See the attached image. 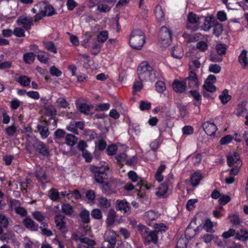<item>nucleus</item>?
<instances>
[{
    "instance_id": "de8ad7c7",
    "label": "nucleus",
    "mask_w": 248,
    "mask_h": 248,
    "mask_svg": "<svg viewBox=\"0 0 248 248\" xmlns=\"http://www.w3.org/2000/svg\"><path fill=\"white\" fill-rule=\"evenodd\" d=\"M18 82L23 86L29 85L31 82V79L27 76H20L18 80Z\"/></svg>"
},
{
    "instance_id": "473e14b6",
    "label": "nucleus",
    "mask_w": 248,
    "mask_h": 248,
    "mask_svg": "<svg viewBox=\"0 0 248 248\" xmlns=\"http://www.w3.org/2000/svg\"><path fill=\"white\" fill-rule=\"evenodd\" d=\"M236 115L243 117L247 115V110L243 104L238 105L236 111Z\"/></svg>"
},
{
    "instance_id": "4d7b16f0",
    "label": "nucleus",
    "mask_w": 248,
    "mask_h": 248,
    "mask_svg": "<svg viewBox=\"0 0 248 248\" xmlns=\"http://www.w3.org/2000/svg\"><path fill=\"white\" fill-rule=\"evenodd\" d=\"M203 89L209 92L213 93L216 91V87L213 84L205 83L203 85Z\"/></svg>"
},
{
    "instance_id": "393cba45",
    "label": "nucleus",
    "mask_w": 248,
    "mask_h": 248,
    "mask_svg": "<svg viewBox=\"0 0 248 248\" xmlns=\"http://www.w3.org/2000/svg\"><path fill=\"white\" fill-rule=\"evenodd\" d=\"M98 205L103 208H108L110 206V201L104 197H99L97 199Z\"/></svg>"
},
{
    "instance_id": "6e6d98bb",
    "label": "nucleus",
    "mask_w": 248,
    "mask_h": 248,
    "mask_svg": "<svg viewBox=\"0 0 248 248\" xmlns=\"http://www.w3.org/2000/svg\"><path fill=\"white\" fill-rule=\"evenodd\" d=\"M213 227V223L210 219H207L205 221L203 225L204 229L207 232H210L212 231Z\"/></svg>"
},
{
    "instance_id": "5701e85b",
    "label": "nucleus",
    "mask_w": 248,
    "mask_h": 248,
    "mask_svg": "<svg viewBox=\"0 0 248 248\" xmlns=\"http://www.w3.org/2000/svg\"><path fill=\"white\" fill-rule=\"evenodd\" d=\"M202 174L199 172L193 173L190 177L191 184L192 186H195L199 185L200 181L202 179Z\"/></svg>"
},
{
    "instance_id": "3c124183",
    "label": "nucleus",
    "mask_w": 248,
    "mask_h": 248,
    "mask_svg": "<svg viewBox=\"0 0 248 248\" xmlns=\"http://www.w3.org/2000/svg\"><path fill=\"white\" fill-rule=\"evenodd\" d=\"M92 217L96 219H100L103 216L101 210L99 209H94L91 212Z\"/></svg>"
},
{
    "instance_id": "b1692460",
    "label": "nucleus",
    "mask_w": 248,
    "mask_h": 248,
    "mask_svg": "<svg viewBox=\"0 0 248 248\" xmlns=\"http://www.w3.org/2000/svg\"><path fill=\"white\" fill-rule=\"evenodd\" d=\"M235 238L238 240L245 241L248 240V231L240 229L236 232Z\"/></svg>"
},
{
    "instance_id": "c756f323",
    "label": "nucleus",
    "mask_w": 248,
    "mask_h": 248,
    "mask_svg": "<svg viewBox=\"0 0 248 248\" xmlns=\"http://www.w3.org/2000/svg\"><path fill=\"white\" fill-rule=\"evenodd\" d=\"M232 97L228 94V91L226 89L224 90L219 96L221 103L223 104H226L231 99Z\"/></svg>"
},
{
    "instance_id": "f257e3e1",
    "label": "nucleus",
    "mask_w": 248,
    "mask_h": 248,
    "mask_svg": "<svg viewBox=\"0 0 248 248\" xmlns=\"http://www.w3.org/2000/svg\"><path fill=\"white\" fill-rule=\"evenodd\" d=\"M153 69L146 62H141L137 69L139 79L141 81L154 82L156 78L160 79L161 75L159 72H152Z\"/></svg>"
},
{
    "instance_id": "412c9836",
    "label": "nucleus",
    "mask_w": 248,
    "mask_h": 248,
    "mask_svg": "<svg viewBox=\"0 0 248 248\" xmlns=\"http://www.w3.org/2000/svg\"><path fill=\"white\" fill-rule=\"evenodd\" d=\"M171 53L172 56L176 59L182 58L184 55L182 46L178 45L173 47Z\"/></svg>"
},
{
    "instance_id": "e433bc0d",
    "label": "nucleus",
    "mask_w": 248,
    "mask_h": 248,
    "mask_svg": "<svg viewBox=\"0 0 248 248\" xmlns=\"http://www.w3.org/2000/svg\"><path fill=\"white\" fill-rule=\"evenodd\" d=\"M10 218L3 214H0V225L5 229H6L9 223Z\"/></svg>"
},
{
    "instance_id": "2f4dec72",
    "label": "nucleus",
    "mask_w": 248,
    "mask_h": 248,
    "mask_svg": "<svg viewBox=\"0 0 248 248\" xmlns=\"http://www.w3.org/2000/svg\"><path fill=\"white\" fill-rule=\"evenodd\" d=\"M155 14L156 19L158 21H161L164 19V13L160 5H157L155 10Z\"/></svg>"
},
{
    "instance_id": "ddd939ff",
    "label": "nucleus",
    "mask_w": 248,
    "mask_h": 248,
    "mask_svg": "<svg viewBox=\"0 0 248 248\" xmlns=\"http://www.w3.org/2000/svg\"><path fill=\"white\" fill-rule=\"evenodd\" d=\"M19 202L17 201H13L10 202V207L11 209L14 210L16 214L21 216H26L27 214V211L25 208L22 207H19Z\"/></svg>"
},
{
    "instance_id": "aec40b11",
    "label": "nucleus",
    "mask_w": 248,
    "mask_h": 248,
    "mask_svg": "<svg viewBox=\"0 0 248 248\" xmlns=\"http://www.w3.org/2000/svg\"><path fill=\"white\" fill-rule=\"evenodd\" d=\"M116 218V213L113 209H110L107 215L106 219V224L108 227L112 226L115 221Z\"/></svg>"
},
{
    "instance_id": "680f3d73",
    "label": "nucleus",
    "mask_w": 248,
    "mask_h": 248,
    "mask_svg": "<svg viewBox=\"0 0 248 248\" xmlns=\"http://www.w3.org/2000/svg\"><path fill=\"white\" fill-rule=\"evenodd\" d=\"M209 70L211 72L217 74L220 71L221 67L217 64H212L209 65Z\"/></svg>"
},
{
    "instance_id": "7c9ffc66",
    "label": "nucleus",
    "mask_w": 248,
    "mask_h": 248,
    "mask_svg": "<svg viewBox=\"0 0 248 248\" xmlns=\"http://www.w3.org/2000/svg\"><path fill=\"white\" fill-rule=\"evenodd\" d=\"M157 216L153 211L150 210L146 212L144 216V218L146 221H152L156 219Z\"/></svg>"
},
{
    "instance_id": "f03ea898",
    "label": "nucleus",
    "mask_w": 248,
    "mask_h": 248,
    "mask_svg": "<svg viewBox=\"0 0 248 248\" xmlns=\"http://www.w3.org/2000/svg\"><path fill=\"white\" fill-rule=\"evenodd\" d=\"M145 36L141 30H134L130 35L129 41L130 46L135 49H140L145 43Z\"/></svg>"
},
{
    "instance_id": "2eb2a0df",
    "label": "nucleus",
    "mask_w": 248,
    "mask_h": 248,
    "mask_svg": "<svg viewBox=\"0 0 248 248\" xmlns=\"http://www.w3.org/2000/svg\"><path fill=\"white\" fill-rule=\"evenodd\" d=\"M116 208L123 213H129L130 207L128 203L124 200L116 201Z\"/></svg>"
},
{
    "instance_id": "e2e57ef3",
    "label": "nucleus",
    "mask_w": 248,
    "mask_h": 248,
    "mask_svg": "<svg viewBox=\"0 0 248 248\" xmlns=\"http://www.w3.org/2000/svg\"><path fill=\"white\" fill-rule=\"evenodd\" d=\"M128 178L133 182H136L139 181L140 178L138 176L137 173L133 171L130 170L128 172L127 174Z\"/></svg>"
},
{
    "instance_id": "0eeeda50",
    "label": "nucleus",
    "mask_w": 248,
    "mask_h": 248,
    "mask_svg": "<svg viewBox=\"0 0 248 248\" xmlns=\"http://www.w3.org/2000/svg\"><path fill=\"white\" fill-rule=\"evenodd\" d=\"M116 233L112 230H108L104 234L105 242L108 243L107 248H114L116 245Z\"/></svg>"
},
{
    "instance_id": "338daca9",
    "label": "nucleus",
    "mask_w": 248,
    "mask_h": 248,
    "mask_svg": "<svg viewBox=\"0 0 248 248\" xmlns=\"http://www.w3.org/2000/svg\"><path fill=\"white\" fill-rule=\"evenodd\" d=\"M79 109L81 113L88 114L90 111V107L87 104L82 103L79 106Z\"/></svg>"
},
{
    "instance_id": "a18cd8bd",
    "label": "nucleus",
    "mask_w": 248,
    "mask_h": 248,
    "mask_svg": "<svg viewBox=\"0 0 248 248\" xmlns=\"http://www.w3.org/2000/svg\"><path fill=\"white\" fill-rule=\"evenodd\" d=\"M216 50L217 54L222 55L225 54L226 46L224 44H218L216 46Z\"/></svg>"
},
{
    "instance_id": "cd10ccee",
    "label": "nucleus",
    "mask_w": 248,
    "mask_h": 248,
    "mask_svg": "<svg viewBox=\"0 0 248 248\" xmlns=\"http://www.w3.org/2000/svg\"><path fill=\"white\" fill-rule=\"evenodd\" d=\"M37 129L42 139H46L48 136L49 132L47 127L41 125H37Z\"/></svg>"
},
{
    "instance_id": "72a5a7b5",
    "label": "nucleus",
    "mask_w": 248,
    "mask_h": 248,
    "mask_svg": "<svg viewBox=\"0 0 248 248\" xmlns=\"http://www.w3.org/2000/svg\"><path fill=\"white\" fill-rule=\"evenodd\" d=\"M23 60L26 63L31 64L35 59V55L32 52H28L24 54Z\"/></svg>"
},
{
    "instance_id": "052dcab7",
    "label": "nucleus",
    "mask_w": 248,
    "mask_h": 248,
    "mask_svg": "<svg viewBox=\"0 0 248 248\" xmlns=\"http://www.w3.org/2000/svg\"><path fill=\"white\" fill-rule=\"evenodd\" d=\"M32 216L35 219L39 222H42L45 218L43 214L39 211H35L32 213Z\"/></svg>"
},
{
    "instance_id": "49530a36",
    "label": "nucleus",
    "mask_w": 248,
    "mask_h": 248,
    "mask_svg": "<svg viewBox=\"0 0 248 248\" xmlns=\"http://www.w3.org/2000/svg\"><path fill=\"white\" fill-rule=\"evenodd\" d=\"M47 225L46 223L43 222L42 223L40 226V229L41 230L42 233L47 236H50L52 235V232L49 230H47L46 227Z\"/></svg>"
},
{
    "instance_id": "69168bd1",
    "label": "nucleus",
    "mask_w": 248,
    "mask_h": 248,
    "mask_svg": "<svg viewBox=\"0 0 248 248\" xmlns=\"http://www.w3.org/2000/svg\"><path fill=\"white\" fill-rule=\"evenodd\" d=\"M202 19H203L204 21V26L203 27V30L205 31H208L211 29V28L213 26V25H214V23L212 22H211V21L207 20L204 17H202Z\"/></svg>"
},
{
    "instance_id": "1a4fd4ad",
    "label": "nucleus",
    "mask_w": 248,
    "mask_h": 248,
    "mask_svg": "<svg viewBox=\"0 0 248 248\" xmlns=\"http://www.w3.org/2000/svg\"><path fill=\"white\" fill-rule=\"evenodd\" d=\"M37 7L39 8V12L45 16H51L55 13L53 7L44 2H39Z\"/></svg>"
},
{
    "instance_id": "5fc2aeb1",
    "label": "nucleus",
    "mask_w": 248,
    "mask_h": 248,
    "mask_svg": "<svg viewBox=\"0 0 248 248\" xmlns=\"http://www.w3.org/2000/svg\"><path fill=\"white\" fill-rule=\"evenodd\" d=\"M231 200V198L229 195H221L218 199V202L220 204L225 205L229 202Z\"/></svg>"
},
{
    "instance_id": "c03bdc74",
    "label": "nucleus",
    "mask_w": 248,
    "mask_h": 248,
    "mask_svg": "<svg viewBox=\"0 0 248 248\" xmlns=\"http://www.w3.org/2000/svg\"><path fill=\"white\" fill-rule=\"evenodd\" d=\"M46 113L50 116H53L56 115L57 110L52 105H49L45 107Z\"/></svg>"
},
{
    "instance_id": "7ed1b4c3",
    "label": "nucleus",
    "mask_w": 248,
    "mask_h": 248,
    "mask_svg": "<svg viewBox=\"0 0 248 248\" xmlns=\"http://www.w3.org/2000/svg\"><path fill=\"white\" fill-rule=\"evenodd\" d=\"M109 169L108 166L96 167L92 166L90 167L91 171L93 173V178L95 181L99 184H104L105 181L108 178L107 171Z\"/></svg>"
},
{
    "instance_id": "4be33fe9",
    "label": "nucleus",
    "mask_w": 248,
    "mask_h": 248,
    "mask_svg": "<svg viewBox=\"0 0 248 248\" xmlns=\"http://www.w3.org/2000/svg\"><path fill=\"white\" fill-rule=\"evenodd\" d=\"M193 224L195 225V221L191 222L185 231V236L187 239H191L196 234V231L193 228L194 227H192Z\"/></svg>"
},
{
    "instance_id": "423d86ee",
    "label": "nucleus",
    "mask_w": 248,
    "mask_h": 248,
    "mask_svg": "<svg viewBox=\"0 0 248 248\" xmlns=\"http://www.w3.org/2000/svg\"><path fill=\"white\" fill-rule=\"evenodd\" d=\"M31 145L37 151V152L43 156H47L49 155V150L45 144L37 139L32 140Z\"/></svg>"
},
{
    "instance_id": "bf43d9fd",
    "label": "nucleus",
    "mask_w": 248,
    "mask_h": 248,
    "mask_svg": "<svg viewBox=\"0 0 248 248\" xmlns=\"http://www.w3.org/2000/svg\"><path fill=\"white\" fill-rule=\"evenodd\" d=\"M65 135V132L62 129H57L54 133L55 136V140H60L62 138H63Z\"/></svg>"
},
{
    "instance_id": "bb28decb",
    "label": "nucleus",
    "mask_w": 248,
    "mask_h": 248,
    "mask_svg": "<svg viewBox=\"0 0 248 248\" xmlns=\"http://www.w3.org/2000/svg\"><path fill=\"white\" fill-rule=\"evenodd\" d=\"M79 217L82 222L88 224L90 222V213L86 209H82L79 213Z\"/></svg>"
},
{
    "instance_id": "8fccbe9b",
    "label": "nucleus",
    "mask_w": 248,
    "mask_h": 248,
    "mask_svg": "<svg viewBox=\"0 0 248 248\" xmlns=\"http://www.w3.org/2000/svg\"><path fill=\"white\" fill-rule=\"evenodd\" d=\"M208 44L204 41H199L196 44V48L200 51H204L208 48Z\"/></svg>"
},
{
    "instance_id": "6e6552de",
    "label": "nucleus",
    "mask_w": 248,
    "mask_h": 248,
    "mask_svg": "<svg viewBox=\"0 0 248 248\" xmlns=\"http://www.w3.org/2000/svg\"><path fill=\"white\" fill-rule=\"evenodd\" d=\"M185 82L190 88H198L200 85L197 74L192 71L189 72V76L186 78Z\"/></svg>"
},
{
    "instance_id": "37998d69",
    "label": "nucleus",
    "mask_w": 248,
    "mask_h": 248,
    "mask_svg": "<svg viewBox=\"0 0 248 248\" xmlns=\"http://www.w3.org/2000/svg\"><path fill=\"white\" fill-rule=\"evenodd\" d=\"M16 128L14 125L8 126L5 129L6 134L10 137H14L16 136Z\"/></svg>"
},
{
    "instance_id": "20e7f679",
    "label": "nucleus",
    "mask_w": 248,
    "mask_h": 248,
    "mask_svg": "<svg viewBox=\"0 0 248 248\" xmlns=\"http://www.w3.org/2000/svg\"><path fill=\"white\" fill-rule=\"evenodd\" d=\"M227 164L229 167H232V173L235 174L237 171H239L240 167L242 165V162L240 159L239 155L233 152L230 153L227 155Z\"/></svg>"
},
{
    "instance_id": "f704fd0d",
    "label": "nucleus",
    "mask_w": 248,
    "mask_h": 248,
    "mask_svg": "<svg viewBox=\"0 0 248 248\" xmlns=\"http://www.w3.org/2000/svg\"><path fill=\"white\" fill-rule=\"evenodd\" d=\"M62 211L68 216H71L74 212V209L72 206L68 203H64L62 205Z\"/></svg>"
},
{
    "instance_id": "ea45409f",
    "label": "nucleus",
    "mask_w": 248,
    "mask_h": 248,
    "mask_svg": "<svg viewBox=\"0 0 248 248\" xmlns=\"http://www.w3.org/2000/svg\"><path fill=\"white\" fill-rule=\"evenodd\" d=\"M43 44L45 48H46L49 51L52 52L54 53H56L57 52V49L52 42H44L43 43Z\"/></svg>"
},
{
    "instance_id": "4468645a",
    "label": "nucleus",
    "mask_w": 248,
    "mask_h": 248,
    "mask_svg": "<svg viewBox=\"0 0 248 248\" xmlns=\"http://www.w3.org/2000/svg\"><path fill=\"white\" fill-rule=\"evenodd\" d=\"M202 127L205 132L209 136L215 135L217 128L214 123L205 122L202 124Z\"/></svg>"
},
{
    "instance_id": "13d9d810",
    "label": "nucleus",
    "mask_w": 248,
    "mask_h": 248,
    "mask_svg": "<svg viewBox=\"0 0 248 248\" xmlns=\"http://www.w3.org/2000/svg\"><path fill=\"white\" fill-rule=\"evenodd\" d=\"M160 144V139L157 138L151 142L150 144V147L153 151H155L158 148Z\"/></svg>"
},
{
    "instance_id": "c9c22d12",
    "label": "nucleus",
    "mask_w": 248,
    "mask_h": 248,
    "mask_svg": "<svg viewBox=\"0 0 248 248\" xmlns=\"http://www.w3.org/2000/svg\"><path fill=\"white\" fill-rule=\"evenodd\" d=\"M213 34L217 37H219L223 31V26L221 24L217 23L213 25Z\"/></svg>"
},
{
    "instance_id": "6ab92c4d",
    "label": "nucleus",
    "mask_w": 248,
    "mask_h": 248,
    "mask_svg": "<svg viewBox=\"0 0 248 248\" xmlns=\"http://www.w3.org/2000/svg\"><path fill=\"white\" fill-rule=\"evenodd\" d=\"M172 87L175 92L183 93L186 90V83L185 81L175 80L172 83Z\"/></svg>"
},
{
    "instance_id": "a211bd4d",
    "label": "nucleus",
    "mask_w": 248,
    "mask_h": 248,
    "mask_svg": "<svg viewBox=\"0 0 248 248\" xmlns=\"http://www.w3.org/2000/svg\"><path fill=\"white\" fill-rule=\"evenodd\" d=\"M170 187V183H168V185H167L166 183H163L158 188V190L155 192V194L159 197H164Z\"/></svg>"
},
{
    "instance_id": "39448f33",
    "label": "nucleus",
    "mask_w": 248,
    "mask_h": 248,
    "mask_svg": "<svg viewBox=\"0 0 248 248\" xmlns=\"http://www.w3.org/2000/svg\"><path fill=\"white\" fill-rule=\"evenodd\" d=\"M138 230L147 242H152L154 244L157 243L158 238L155 232L150 231L148 228L142 224L138 225Z\"/></svg>"
},
{
    "instance_id": "58836bf2",
    "label": "nucleus",
    "mask_w": 248,
    "mask_h": 248,
    "mask_svg": "<svg viewBox=\"0 0 248 248\" xmlns=\"http://www.w3.org/2000/svg\"><path fill=\"white\" fill-rule=\"evenodd\" d=\"M65 140L67 145L70 146H73L75 144L77 139L75 136L68 134L66 135Z\"/></svg>"
},
{
    "instance_id": "09e8293b",
    "label": "nucleus",
    "mask_w": 248,
    "mask_h": 248,
    "mask_svg": "<svg viewBox=\"0 0 248 248\" xmlns=\"http://www.w3.org/2000/svg\"><path fill=\"white\" fill-rule=\"evenodd\" d=\"M155 88L156 91L159 93H162L166 90L165 83L161 80H159L156 82Z\"/></svg>"
},
{
    "instance_id": "79ce46f5",
    "label": "nucleus",
    "mask_w": 248,
    "mask_h": 248,
    "mask_svg": "<svg viewBox=\"0 0 248 248\" xmlns=\"http://www.w3.org/2000/svg\"><path fill=\"white\" fill-rule=\"evenodd\" d=\"M202 17L198 16L196 14L191 12L188 16V21L190 23H198Z\"/></svg>"
},
{
    "instance_id": "a878e982",
    "label": "nucleus",
    "mask_w": 248,
    "mask_h": 248,
    "mask_svg": "<svg viewBox=\"0 0 248 248\" xmlns=\"http://www.w3.org/2000/svg\"><path fill=\"white\" fill-rule=\"evenodd\" d=\"M247 51L244 49L242 51L238 57L239 62L244 68L248 65V59L247 58Z\"/></svg>"
},
{
    "instance_id": "c85d7f7f",
    "label": "nucleus",
    "mask_w": 248,
    "mask_h": 248,
    "mask_svg": "<svg viewBox=\"0 0 248 248\" xmlns=\"http://www.w3.org/2000/svg\"><path fill=\"white\" fill-rule=\"evenodd\" d=\"M48 197L53 201H58L61 198L58 190L55 188H52L49 191Z\"/></svg>"
},
{
    "instance_id": "dca6fc26",
    "label": "nucleus",
    "mask_w": 248,
    "mask_h": 248,
    "mask_svg": "<svg viewBox=\"0 0 248 248\" xmlns=\"http://www.w3.org/2000/svg\"><path fill=\"white\" fill-rule=\"evenodd\" d=\"M159 36L163 41L167 42L170 41L171 38V34L170 31L165 26H162L160 30Z\"/></svg>"
},
{
    "instance_id": "774afa93",
    "label": "nucleus",
    "mask_w": 248,
    "mask_h": 248,
    "mask_svg": "<svg viewBox=\"0 0 248 248\" xmlns=\"http://www.w3.org/2000/svg\"><path fill=\"white\" fill-rule=\"evenodd\" d=\"M27 95L30 98L37 100L40 98V95L37 91H29L26 93Z\"/></svg>"
},
{
    "instance_id": "9b49d317",
    "label": "nucleus",
    "mask_w": 248,
    "mask_h": 248,
    "mask_svg": "<svg viewBox=\"0 0 248 248\" xmlns=\"http://www.w3.org/2000/svg\"><path fill=\"white\" fill-rule=\"evenodd\" d=\"M64 220L65 217L61 214H58L55 217L56 227L62 233H64L67 231V229L66 227V223Z\"/></svg>"
},
{
    "instance_id": "f3484780",
    "label": "nucleus",
    "mask_w": 248,
    "mask_h": 248,
    "mask_svg": "<svg viewBox=\"0 0 248 248\" xmlns=\"http://www.w3.org/2000/svg\"><path fill=\"white\" fill-rule=\"evenodd\" d=\"M24 225L28 229L36 231L38 229V225L30 217H26L23 221Z\"/></svg>"
},
{
    "instance_id": "864d4df0",
    "label": "nucleus",
    "mask_w": 248,
    "mask_h": 248,
    "mask_svg": "<svg viewBox=\"0 0 248 248\" xmlns=\"http://www.w3.org/2000/svg\"><path fill=\"white\" fill-rule=\"evenodd\" d=\"M143 81L140 80L139 79V80L135 81L133 86V91L134 92L140 91L142 89L143 87Z\"/></svg>"
},
{
    "instance_id": "4c0bfd02",
    "label": "nucleus",
    "mask_w": 248,
    "mask_h": 248,
    "mask_svg": "<svg viewBox=\"0 0 248 248\" xmlns=\"http://www.w3.org/2000/svg\"><path fill=\"white\" fill-rule=\"evenodd\" d=\"M108 38V32L103 31L99 32L97 36V39L99 43H103Z\"/></svg>"
},
{
    "instance_id": "603ef678",
    "label": "nucleus",
    "mask_w": 248,
    "mask_h": 248,
    "mask_svg": "<svg viewBox=\"0 0 248 248\" xmlns=\"http://www.w3.org/2000/svg\"><path fill=\"white\" fill-rule=\"evenodd\" d=\"M13 32L17 37H24L25 36L24 30L20 28H15Z\"/></svg>"
},
{
    "instance_id": "0e129e2a",
    "label": "nucleus",
    "mask_w": 248,
    "mask_h": 248,
    "mask_svg": "<svg viewBox=\"0 0 248 248\" xmlns=\"http://www.w3.org/2000/svg\"><path fill=\"white\" fill-rule=\"evenodd\" d=\"M232 140V137L230 135H228L222 138L220 140V143L221 145H225L230 143Z\"/></svg>"
},
{
    "instance_id": "a19ab883",
    "label": "nucleus",
    "mask_w": 248,
    "mask_h": 248,
    "mask_svg": "<svg viewBox=\"0 0 248 248\" xmlns=\"http://www.w3.org/2000/svg\"><path fill=\"white\" fill-rule=\"evenodd\" d=\"M56 103L58 107L63 108H67L69 105L66 99L62 97L58 98L56 101Z\"/></svg>"
},
{
    "instance_id": "9d476101",
    "label": "nucleus",
    "mask_w": 248,
    "mask_h": 248,
    "mask_svg": "<svg viewBox=\"0 0 248 248\" xmlns=\"http://www.w3.org/2000/svg\"><path fill=\"white\" fill-rule=\"evenodd\" d=\"M32 22V18L26 16H20L16 21L18 26H22L26 30H29L31 28Z\"/></svg>"
},
{
    "instance_id": "f8f14e48",
    "label": "nucleus",
    "mask_w": 248,
    "mask_h": 248,
    "mask_svg": "<svg viewBox=\"0 0 248 248\" xmlns=\"http://www.w3.org/2000/svg\"><path fill=\"white\" fill-rule=\"evenodd\" d=\"M34 174L39 182L42 184L48 182L47 177L45 170L40 166H36L35 167Z\"/></svg>"
}]
</instances>
